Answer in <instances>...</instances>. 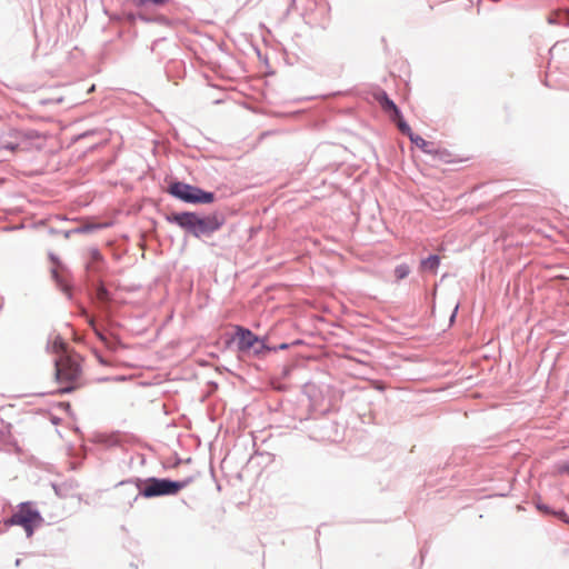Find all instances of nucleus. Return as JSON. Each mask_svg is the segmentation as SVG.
<instances>
[{"label":"nucleus","mask_w":569,"mask_h":569,"mask_svg":"<svg viewBox=\"0 0 569 569\" xmlns=\"http://www.w3.org/2000/svg\"><path fill=\"white\" fill-rule=\"evenodd\" d=\"M109 345L113 346L112 350H116L117 347L120 345V342L116 338H110L109 337Z\"/></svg>","instance_id":"nucleus-16"},{"label":"nucleus","mask_w":569,"mask_h":569,"mask_svg":"<svg viewBox=\"0 0 569 569\" xmlns=\"http://www.w3.org/2000/svg\"><path fill=\"white\" fill-rule=\"evenodd\" d=\"M440 264V257L437 254L429 256L427 259H423L420 263L421 270H429L431 272H436Z\"/></svg>","instance_id":"nucleus-10"},{"label":"nucleus","mask_w":569,"mask_h":569,"mask_svg":"<svg viewBox=\"0 0 569 569\" xmlns=\"http://www.w3.org/2000/svg\"><path fill=\"white\" fill-rule=\"evenodd\" d=\"M73 389H74V387H72V386H71V387H67V388H64L62 391H63V392H69V391H71V390H73Z\"/></svg>","instance_id":"nucleus-19"},{"label":"nucleus","mask_w":569,"mask_h":569,"mask_svg":"<svg viewBox=\"0 0 569 569\" xmlns=\"http://www.w3.org/2000/svg\"><path fill=\"white\" fill-rule=\"evenodd\" d=\"M138 7L146 6L148 3H152L156 6H161L166 2V0H131Z\"/></svg>","instance_id":"nucleus-13"},{"label":"nucleus","mask_w":569,"mask_h":569,"mask_svg":"<svg viewBox=\"0 0 569 569\" xmlns=\"http://www.w3.org/2000/svg\"><path fill=\"white\" fill-rule=\"evenodd\" d=\"M94 332L108 349H113V346L109 345V337L107 335H103L101 331L97 329H94Z\"/></svg>","instance_id":"nucleus-14"},{"label":"nucleus","mask_w":569,"mask_h":569,"mask_svg":"<svg viewBox=\"0 0 569 569\" xmlns=\"http://www.w3.org/2000/svg\"><path fill=\"white\" fill-rule=\"evenodd\" d=\"M97 359L102 365H107L108 363L101 356H97Z\"/></svg>","instance_id":"nucleus-17"},{"label":"nucleus","mask_w":569,"mask_h":569,"mask_svg":"<svg viewBox=\"0 0 569 569\" xmlns=\"http://www.w3.org/2000/svg\"><path fill=\"white\" fill-rule=\"evenodd\" d=\"M169 222L177 223L179 227L194 233L198 214L192 212L171 213L167 217Z\"/></svg>","instance_id":"nucleus-6"},{"label":"nucleus","mask_w":569,"mask_h":569,"mask_svg":"<svg viewBox=\"0 0 569 569\" xmlns=\"http://www.w3.org/2000/svg\"><path fill=\"white\" fill-rule=\"evenodd\" d=\"M409 139L411 140L412 143H415L418 148H420L426 153H436L437 152V150L433 148V144L429 141H426L420 136L412 133L411 136H409Z\"/></svg>","instance_id":"nucleus-9"},{"label":"nucleus","mask_w":569,"mask_h":569,"mask_svg":"<svg viewBox=\"0 0 569 569\" xmlns=\"http://www.w3.org/2000/svg\"><path fill=\"white\" fill-rule=\"evenodd\" d=\"M562 471L569 475V463L562 467Z\"/></svg>","instance_id":"nucleus-18"},{"label":"nucleus","mask_w":569,"mask_h":569,"mask_svg":"<svg viewBox=\"0 0 569 569\" xmlns=\"http://www.w3.org/2000/svg\"><path fill=\"white\" fill-rule=\"evenodd\" d=\"M221 221L216 214H210L206 217L198 216L193 236L200 237L202 234L212 233L216 230H218L221 227Z\"/></svg>","instance_id":"nucleus-5"},{"label":"nucleus","mask_w":569,"mask_h":569,"mask_svg":"<svg viewBox=\"0 0 569 569\" xmlns=\"http://www.w3.org/2000/svg\"><path fill=\"white\" fill-rule=\"evenodd\" d=\"M236 339L238 348L241 351L250 350L256 343L260 342L259 338L253 332L242 327L236 328Z\"/></svg>","instance_id":"nucleus-7"},{"label":"nucleus","mask_w":569,"mask_h":569,"mask_svg":"<svg viewBox=\"0 0 569 569\" xmlns=\"http://www.w3.org/2000/svg\"><path fill=\"white\" fill-rule=\"evenodd\" d=\"M56 352H61L56 359V376L58 381L77 383L82 375V358L78 353H67L66 345L61 340L53 342Z\"/></svg>","instance_id":"nucleus-1"},{"label":"nucleus","mask_w":569,"mask_h":569,"mask_svg":"<svg viewBox=\"0 0 569 569\" xmlns=\"http://www.w3.org/2000/svg\"><path fill=\"white\" fill-rule=\"evenodd\" d=\"M169 192L176 198L190 203H211L214 200L212 192L203 191L183 182L171 183Z\"/></svg>","instance_id":"nucleus-3"},{"label":"nucleus","mask_w":569,"mask_h":569,"mask_svg":"<svg viewBox=\"0 0 569 569\" xmlns=\"http://www.w3.org/2000/svg\"><path fill=\"white\" fill-rule=\"evenodd\" d=\"M42 518L40 513L32 509L29 503H22L17 512H14L6 525L21 526L27 536L31 537L34 528L40 526Z\"/></svg>","instance_id":"nucleus-4"},{"label":"nucleus","mask_w":569,"mask_h":569,"mask_svg":"<svg viewBox=\"0 0 569 569\" xmlns=\"http://www.w3.org/2000/svg\"><path fill=\"white\" fill-rule=\"evenodd\" d=\"M373 101L379 103L381 107H391L395 108L396 104L387 97L383 91H377L372 94Z\"/></svg>","instance_id":"nucleus-11"},{"label":"nucleus","mask_w":569,"mask_h":569,"mask_svg":"<svg viewBox=\"0 0 569 569\" xmlns=\"http://www.w3.org/2000/svg\"><path fill=\"white\" fill-rule=\"evenodd\" d=\"M18 143H13V142H7L3 144V148L4 149H8V150H11V151H16L18 149Z\"/></svg>","instance_id":"nucleus-15"},{"label":"nucleus","mask_w":569,"mask_h":569,"mask_svg":"<svg viewBox=\"0 0 569 569\" xmlns=\"http://www.w3.org/2000/svg\"><path fill=\"white\" fill-rule=\"evenodd\" d=\"M389 118L391 121H393L398 129L401 131V133L406 136H411L413 132L409 124L403 120L399 109H390Z\"/></svg>","instance_id":"nucleus-8"},{"label":"nucleus","mask_w":569,"mask_h":569,"mask_svg":"<svg viewBox=\"0 0 569 569\" xmlns=\"http://www.w3.org/2000/svg\"><path fill=\"white\" fill-rule=\"evenodd\" d=\"M288 347V345L283 343L280 346V349H286Z\"/></svg>","instance_id":"nucleus-20"},{"label":"nucleus","mask_w":569,"mask_h":569,"mask_svg":"<svg viewBox=\"0 0 569 569\" xmlns=\"http://www.w3.org/2000/svg\"><path fill=\"white\" fill-rule=\"evenodd\" d=\"M193 477H189L181 481H172L169 479L149 478L144 481V486L140 493L144 498H152L158 496H173L180 490L188 487L193 482Z\"/></svg>","instance_id":"nucleus-2"},{"label":"nucleus","mask_w":569,"mask_h":569,"mask_svg":"<svg viewBox=\"0 0 569 569\" xmlns=\"http://www.w3.org/2000/svg\"><path fill=\"white\" fill-rule=\"evenodd\" d=\"M410 272V269L407 264H400L395 269V276L398 280L405 279Z\"/></svg>","instance_id":"nucleus-12"}]
</instances>
